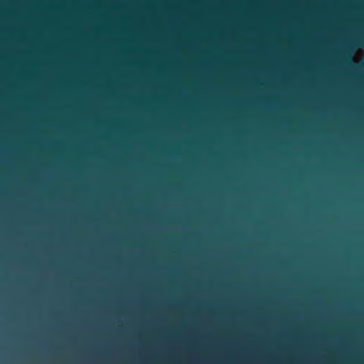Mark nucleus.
<instances>
[{
	"mask_svg": "<svg viewBox=\"0 0 364 364\" xmlns=\"http://www.w3.org/2000/svg\"><path fill=\"white\" fill-rule=\"evenodd\" d=\"M33 96H168V92H24V116L27 102Z\"/></svg>",
	"mask_w": 364,
	"mask_h": 364,
	"instance_id": "nucleus-3",
	"label": "nucleus"
},
{
	"mask_svg": "<svg viewBox=\"0 0 364 364\" xmlns=\"http://www.w3.org/2000/svg\"><path fill=\"white\" fill-rule=\"evenodd\" d=\"M23 258H24V259L26 258V256H25V255L23 256Z\"/></svg>",
	"mask_w": 364,
	"mask_h": 364,
	"instance_id": "nucleus-8",
	"label": "nucleus"
},
{
	"mask_svg": "<svg viewBox=\"0 0 364 364\" xmlns=\"http://www.w3.org/2000/svg\"><path fill=\"white\" fill-rule=\"evenodd\" d=\"M2 73V71L0 70V73Z\"/></svg>",
	"mask_w": 364,
	"mask_h": 364,
	"instance_id": "nucleus-9",
	"label": "nucleus"
},
{
	"mask_svg": "<svg viewBox=\"0 0 364 364\" xmlns=\"http://www.w3.org/2000/svg\"><path fill=\"white\" fill-rule=\"evenodd\" d=\"M0 91H23V0H16V83Z\"/></svg>",
	"mask_w": 364,
	"mask_h": 364,
	"instance_id": "nucleus-2",
	"label": "nucleus"
},
{
	"mask_svg": "<svg viewBox=\"0 0 364 364\" xmlns=\"http://www.w3.org/2000/svg\"><path fill=\"white\" fill-rule=\"evenodd\" d=\"M16 101V220L17 236H23V92H0Z\"/></svg>",
	"mask_w": 364,
	"mask_h": 364,
	"instance_id": "nucleus-1",
	"label": "nucleus"
},
{
	"mask_svg": "<svg viewBox=\"0 0 364 364\" xmlns=\"http://www.w3.org/2000/svg\"><path fill=\"white\" fill-rule=\"evenodd\" d=\"M23 325H26V320H23Z\"/></svg>",
	"mask_w": 364,
	"mask_h": 364,
	"instance_id": "nucleus-5",
	"label": "nucleus"
},
{
	"mask_svg": "<svg viewBox=\"0 0 364 364\" xmlns=\"http://www.w3.org/2000/svg\"><path fill=\"white\" fill-rule=\"evenodd\" d=\"M23 325H26V320H23Z\"/></svg>",
	"mask_w": 364,
	"mask_h": 364,
	"instance_id": "nucleus-7",
	"label": "nucleus"
},
{
	"mask_svg": "<svg viewBox=\"0 0 364 364\" xmlns=\"http://www.w3.org/2000/svg\"><path fill=\"white\" fill-rule=\"evenodd\" d=\"M23 325H26V320H23Z\"/></svg>",
	"mask_w": 364,
	"mask_h": 364,
	"instance_id": "nucleus-6",
	"label": "nucleus"
},
{
	"mask_svg": "<svg viewBox=\"0 0 364 364\" xmlns=\"http://www.w3.org/2000/svg\"><path fill=\"white\" fill-rule=\"evenodd\" d=\"M343 62L348 68L355 71H357L364 67V63L358 64L350 55H345Z\"/></svg>",
	"mask_w": 364,
	"mask_h": 364,
	"instance_id": "nucleus-4",
	"label": "nucleus"
}]
</instances>
